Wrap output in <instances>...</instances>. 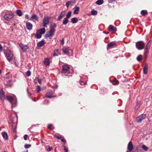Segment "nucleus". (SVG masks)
Here are the masks:
<instances>
[{"instance_id": "1", "label": "nucleus", "mask_w": 152, "mask_h": 152, "mask_svg": "<svg viewBox=\"0 0 152 152\" xmlns=\"http://www.w3.org/2000/svg\"><path fill=\"white\" fill-rule=\"evenodd\" d=\"M7 98L12 104L11 107L12 108L17 105V99L15 97L8 96L7 97Z\"/></svg>"}, {"instance_id": "2", "label": "nucleus", "mask_w": 152, "mask_h": 152, "mask_svg": "<svg viewBox=\"0 0 152 152\" xmlns=\"http://www.w3.org/2000/svg\"><path fill=\"white\" fill-rule=\"evenodd\" d=\"M62 69L61 73L63 75L67 76L70 73L69 71V67L68 65L64 64L62 66Z\"/></svg>"}, {"instance_id": "3", "label": "nucleus", "mask_w": 152, "mask_h": 152, "mask_svg": "<svg viewBox=\"0 0 152 152\" xmlns=\"http://www.w3.org/2000/svg\"><path fill=\"white\" fill-rule=\"evenodd\" d=\"M6 58L9 61L12 60L13 59V55L12 52L10 50H8L6 51L5 53Z\"/></svg>"}, {"instance_id": "4", "label": "nucleus", "mask_w": 152, "mask_h": 152, "mask_svg": "<svg viewBox=\"0 0 152 152\" xmlns=\"http://www.w3.org/2000/svg\"><path fill=\"white\" fill-rule=\"evenodd\" d=\"M45 28H43L42 29L38 30L36 32V35L35 37L37 39H39L41 38L42 35L45 33Z\"/></svg>"}, {"instance_id": "5", "label": "nucleus", "mask_w": 152, "mask_h": 152, "mask_svg": "<svg viewBox=\"0 0 152 152\" xmlns=\"http://www.w3.org/2000/svg\"><path fill=\"white\" fill-rule=\"evenodd\" d=\"M64 54L67 55L69 56L73 55V51L71 49H69L67 48H64L62 49Z\"/></svg>"}, {"instance_id": "6", "label": "nucleus", "mask_w": 152, "mask_h": 152, "mask_svg": "<svg viewBox=\"0 0 152 152\" xmlns=\"http://www.w3.org/2000/svg\"><path fill=\"white\" fill-rule=\"evenodd\" d=\"M14 16V14L12 12H8L5 14L4 16V18L7 21H9Z\"/></svg>"}, {"instance_id": "7", "label": "nucleus", "mask_w": 152, "mask_h": 152, "mask_svg": "<svg viewBox=\"0 0 152 152\" xmlns=\"http://www.w3.org/2000/svg\"><path fill=\"white\" fill-rule=\"evenodd\" d=\"M55 34V30L53 28H51L50 31L48 32L45 35V37L47 38L50 37V39L53 37Z\"/></svg>"}, {"instance_id": "8", "label": "nucleus", "mask_w": 152, "mask_h": 152, "mask_svg": "<svg viewBox=\"0 0 152 152\" xmlns=\"http://www.w3.org/2000/svg\"><path fill=\"white\" fill-rule=\"evenodd\" d=\"M145 44L142 41L138 42L136 43L137 48L139 50L142 49L145 46Z\"/></svg>"}, {"instance_id": "9", "label": "nucleus", "mask_w": 152, "mask_h": 152, "mask_svg": "<svg viewBox=\"0 0 152 152\" xmlns=\"http://www.w3.org/2000/svg\"><path fill=\"white\" fill-rule=\"evenodd\" d=\"M146 117V115L145 114H142L137 117L136 120L137 122L139 123L141 122L142 120L145 118Z\"/></svg>"}, {"instance_id": "10", "label": "nucleus", "mask_w": 152, "mask_h": 152, "mask_svg": "<svg viewBox=\"0 0 152 152\" xmlns=\"http://www.w3.org/2000/svg\"><path fill=\"white\" fill-rule=\"evenodd\" d=\"M18 44L21 49L23 51H26L28 48V45H24L21 43H19Z\"/></svg>"}, {"instance_id": "11", "label": "nucleus", "mask_w": 152, "mask_h": 152, "mask_svg": "<svg viewBox=\"0 0 152 152\" xmlns=\"http://www.w3.org/2000/svg\"><path fill=\"white\" fill-rule=\"evenodd\" d=\"M49 22V20L48 17H45L44 18L43 20V26L46 27V25Z\"/></svg>"}, {"instance_id": "12", "label": "nucleus", "mask_w": 152, "mask_h": 152, "mask_svg": "<svg viewBox=\"0 0 152 152\" xmlns=\"http://www.w3.org/2000/svg\"><path fill=\"white\" fill-rule=\"evenodd\" d=\"M53 93V91L51 90L49 91L45 95V97L48 98H51L52 97V95Z\"/></svg>"}, {"instance_id": "13", "label": "nucleus", "mask_w": 152, "mask_h": 152, "mask_svg": "<svg viewBox=\"0 0 152 152\" xmlns=\"http://www.w3.org/2000/svg\"><path fill=\"white\" fill-rule=\"evenodd\" d=\"M65 15V12L64 11L62 12L61 13L60 15L58 17V18L57 19V20L58 21H60L62 18L64 16V15Z\"/></svg>"}, {"instance_id": "14", "label": "nucleus", "mask_w": 152, "mask_h": 152, "mask_svg": "<svg viewBox=\"0 0 152 152\" xmlns=\"http://www.w3.org/2000/svg\"><path fill=\"white\" fill-rule=\"evenodd\" d=\"M26 28L28 30H30L32 29L33 27L32 24L29 22H27L26 24Z\"/></svg>"}, {"instance_id": "15", "label": "nucleus", "mask_w": 152, "mask_h": 152, "mask_svg": "<svg viewBox=\"0 0 152 152\" xmlns=\"http://www.w3.org/2000/svg\"><path fill=\"white\" fill-rule=\"evenodd\" d=\"M108 29L109 31H110L115 32L117 30L116 28L112 25H110L109 26Z\"/></svg>"}, {"instance_id": "16", "label": "nucleus", "mask_w": 152, "mask_h": 152, "mask_svg": "<svg viewBox=\"0 0 152 152\" xmlns=\"http://www.w3.org/2000/svg\"><path fill=\"white\" fill-rule=\"evenodd\" d=\"M133 148V146L132 142H130L128 145L127 149L129 151H131Z\"/></svg>"}, {"instance_id": "17", "label": "nucleus", "mask_w": 152, "mask_h": 152, "mask_svg": "<svg viewBox=\"0 0 152 152\" xmlns=\"http://www.w3.org/2000/svg\"><path fill=\"white\" fill-rule=\"evenodd\" d=\"M115 45H116L115 42H111L108 44L107 48L108 49L112 48Z\"/></svg>"}, {"instance_id": "18", "label": "nucleus", "mask_w": 152, "mask_h": 152, "mask_svg": "<svg viewBox=\"0 0 152 152\" xmlns=\"http://www.w3.org/2000/svg\"><path fill=\"white\" fill-rule=\"evenodd\" d=\"M4 94L3 90L0 91V99L1 100H4Z\"/></svg>"}, {"instance_id": "19", "label": "nucleus", "mask_w": 152, "mask_h": 152, "mask_svg": "<svg viewBox=\"0 0 152 152\" xmlns=\"http://www.w3.org/2000/svg\"><path fill=\"white\" fill-rule=\"evenodd\" d=\"M35 19L37 21H38L39 18L38 16L36 15L35 14H34L31 17L30 20H33Z\"/></svg>"}, {"instance_id": "20", "label": "nucleus", "mask_w": 152, "mask_h": 152, "mask_svg": "<svg viewBox=\"0 0 152 152\" xmlns=\"http://www.w3.org/2000/svg\"><path fill=\"white\" fill-rule=\"evenodd\" d=\"M1 134L3 138L5 140H7L8 139V136L7 134L5 132H2L1 133Z\"/></svg>"}, {"instance_id": "21", "label": "nucleus", "mask_w": 152, "mask_h": 152, "mask_svg": "<svg viewBox=\"0 0 152 152\" xmlns=\"http://www.w3.org/2000/svg\"><path fill=\"white\" fill-rule=\"evenodd\" d=\"M148 71V65L147 64H145L143 68V73L145 75H146L147 74Z\"/></svg>"}, {"instance_id": "22", "label": "nucleus", "mask_w": 152, "mask_h": 152, "mask_svg": "<svg viewBox=\"0 0 152 152\" xmlns=\"http://www.w3.org/2000/svg\"><path fill=\"white\" fill-rule=\"evenodd\" d=\"M74 11L73 12V13L75 14H77L78 13V12L79 11L80 8L79 7H77L76 6H75V7L74 8Z\"/></svg>"}, {"instance_id": "23", "label": "nucleus", "mask_w": 152, "mask_h": 152, "mask_svg": "<svg viewBox=\"0 0 152 152\" xmlns=\"http://www.w3.org/2000/svg\"><path fill=\"white\" fill-rule=\"evenodd\" d=\"M151 42V40H150L148 42L146 45L145 49L149 50Z\"/></svg>"}, {"instance_id": "24", "label": "nucleus", "mask_w": 152, "mask_h": 152, "mask_svg": "<svg viewBox=\"0 0 152 152\" xmlns=\"http://www.w3.org/2000/svg\"><path fill=\"white\" fill-rule=\"evenodd\" d=\"M44 63L45 65L47 66H49L50 64V60L48 58L45 59L44 61Z\"/></svg>"}, {"instance_id": "25", "label": "nucleus", "mask_w": 152, "mask_h": 152, "mask_svg": "<svg viewBox=\"0 0 152 152\" xmlns=\"http://www.w3.org/2000/svg\"><path fill=\"white\" fill-rule=\"evenodd\" d=\"M45 42L43 40H42L39 42L37 44V45L38 47H40L42 46L44 44Z\"/></svg>"}, {"instance_id": "26", "label": "nucleus", "mask_w": 152, "mask_h": 152, "mask_svg": "<svg viewBox=\"0 0 152 152\" xmlns=\"http://www.w3.org/2000/svg\"><path fill=\"white\" fill-rule=\"evenodd\" d=\"M78 21V20L76 17L73 18L71 19V21L73 23H76Z\"/></svg>"}, {"instance_id": "27", "label": "nucleus", "mask_w": 152, "mask_h": 152, "mask_svg": "<svg viewBox=\"0 0 152 152\" xmlns=\"http://www.w3.org/2000/svg\"><path fill=\"white\" fill-rule=\"evenodd\" d=\"M69 22V19L65 18L63 21V24L64 25H66Z\"/></svg>"}, {"instance_id": "28", "label": "nucleus", "mask_w": 152, "mask_h": 152, "mask_svg": "<svg viewBox=\"0 0 152 152\" xmlns=\"http://www.w3.org/2000/svg\"><path fill=\"white\" fill-rule=\"evenodd\" d=\"M104 1L103 0H98L96 2V4L98 5H100L103 3Z\"/></svg>"}, {"instance_id": "29", "label": "nucleus", "mask_w": 152, "mask_h": 152, "mask_svg": "<svg viewBox=\"0 0 152 152\" xmlns=\"http://www.w3.org/2000/svg\"><path fill=\"white\" fill-rule=\"evenodd\" d=\"M71 13H72V12L70 11H69L67 14L66 15V17L65 18L69 19L71 17Z\"/></svg>"}, {"instance_id": "30", "label": "nucleus", "mask_w": 152, "mask_h": 152, "mask_svg": "<svg viewBox=\"0 0 152 152\" xmlns=\"http://www.w3.org/2000/svg\"><path fill=\"white\" fill-rule=\"evenodd\" d=\"M141 13L142 15L144 16L148 14V12L146 10H142L141 12Z\"/></svg>"}, {"instance_id": "31", "label": "nucleus", "mask_w": 152, "mask_h": 152, "mask_svg": "<svg viewBox=\"0 0 152 152\" xmlns=\"http://www.w3.org/2000/svg\"><path fill=\"white\" fill-rule=\"evenodd\" d=\"M59 53L58 52V50H54V53L53 54V56H58V55Z\"/></svg>"}, {"instance_id": "32", "label": "nucleus", "mask_w": 152, "mask_h": 152, "mask_svg": "<svg viewBox=\"0 0 152 152\" xmlns=\"http://www.w3.org/2000/svg\"><path fill=\"white\" fill-rule=\"evenodd\" d=\"M112 83L113 85H117L119 83L118 81L116 79L113 80L112 81Z\"/></svg>"}, {"instance_id": "33", "label": "nucleus", "mask_w": 152, "mask_h": 152, "mask_svg": "<svg viewBox=\"0 0 152 152\" xmlns=\"http://www.w3.org/2000/svg\"><path fill=\"white\" fill-rule=\"evenodd\" d=\"M17 14L19 16H21L22 15V12L20 10H18L16 11Z\"/></svg>"}, {"instance_id": "34", "label": "nucleus", "mask_w": 152, "mask_h": 152, "mask_svg": "<svg viewBox=\"0 0 152 152\" xmlns=\"http://www.w3.org/2000/svg\"><path fill=\"white\" fill-rule=\"evenodd\" d=\"M142 55H139L137 57V59L138 61H140L142 60Z\"/></svg>"}, {"instance_id": "35", "label": "nucleus", "mask_w": 152, "mask_h": 152, "mask_svg": "<svg viewBox=\"0 0 152 152\" xmlns=\"http://www.w3.org/2000/svg\"><path fill=\"white\" fill-rule=\"evenodd\" d=\"M73 3V1H67L66 3V6L67 7H68L70 5Z\"/></svg>"}, {"instance_id": "36", "label": "nucleus", "mask_w": 152, "mask_h": 152, "mask_svg": "<svg viewBox=\"0 0 152 152\" xmlns=\"http://www.w3.org/2000/svg\"><path fill=\"white\" fill-rule=\"evenodd\" d=\"M97 11L94 10H92L91 11V14L93 15H95L97 14Z\"/></svg>"}, {"instance_id": "37", "label": "nucleus", "mask_w": 152, "mask_h": 152, "mask_svg": "<svg viewBox=\"0 0 152 152\" xmlns=\"http://www.w3.org/2000/svg\"><path fill=\"white\" fill-rule=\"evenodd\" d=\"M51 28H53L55 30V28L56 27V25L55 23H53L50 26Z\"/></svg>"}, {"instance_id": "38", "label": "nucleus", "mask_w": 152, "mask_h": 152, "mask_svg": "<svg viewBox=\"0 0 152 152\" xmlns=\"http://www.w3.org/2000/svg\"><path fill=\"white\" fill-rule=\"evenodd\" d=\"M37 89L36 90V93H39L41 91V88L39 86H37Z\"/></svg>"}, {"instance_id": "39", "label": "nucleus", "mask_w": 152, "mask_h": 152, "mask_svg": "<svg viewBox=\"0 0 152 152\" xmlns=\"http://www.w3.org/2000/svg\"><path fill=\"white\" fill-rule=\"evenodd\" d=\"M148 50L145 49L144 52V56L146 58L148 56Z\"/></svg>"}, {"instance_id": "40", "label": "nucleus", "mask_w": 152, "mask_h": 152, "mask_svg": "<svg viewBox=\"0 0 152 152\" xmlns=\"http://www.w3.org/2000/svg\"><path fill=\"white\" fill-rule=\"evenodd\" d=\"M48 127L49 129L52 130L54 129L53 125L51 124H49L48 126Z\"/></svg>"}, {"instance_id": "41", "label": "nucleus", "mask_w": 152, "mask_h": 152, "mask_svg": "<svg viewBox=\"0 0 152 152\" xmlns=\"http://www.w3.org/2000/svg\"><path fill=\"white\" fill-rule=\"evenodd\" d=\"M31 146L30 144H26L25 145L24 147L25 148L27 149L30 148Z\"/></svg>"}, {"instance_id": "42", "label": "nucleus", "mask_w": 152, "mask_h": 152, "mask_svg": "<svg viewBox=\"0 0 152 152\" xmlns=\"http://www.w3.org/2000/svg\"><path fill=\"white\" fill-rule=\"evenodd\" d=\"M142 148L143 149H144L145 151H147L148 149V148L145 145H142Z\"/></svg>"}, {"instance_id": "43", "label": "nucleus", "mask_w": 152, "mask_h": 152, "mask_svg": "<svg viewBox=\"0 0 152 152\" xmlns=\"http://www.w3.org/2000/svg\"><path fill=\"white\" fill-rule=\"evenodd\" d=\"M46 149L47 151H50L52 150V148L48 146L46 147Z\"/></svg>"}, {"instance_id": "44", "label": "nucleus", "mask_w": 152, "mask_h": 152, "mask_svg": "<svg viewBox=\"0 0 152 152\" xmlns=\"http://www.w3.org/2000/svg\"><path fill=\"white\" fill-rule=\"evenodd\" d=\"M31 75V72L28 70V71L26 73V75L27 76L29 77Z\"/></svg>"}, {"instance_id": "45", "label": "nucleus", "mask_w": 152, "mask_h": 152, "mask_svg": "<svg viewBox=\"0 0 152 152\" xmlns=\"http://www.w3.org/2000/svg\"><path fill=\"white\" fill-rule=\"evenodd\" d=\"M140 104L139 103H137L136 104V106L135 107V108L136 109H137L139 107Z\"/></svg>"}, {"instance_id": "46", "label": "nucleus", "mask_w": 152, "mask_h": 152, "mask_svg": "<svg viewBox=\"0 0 152 152\" xmlns=\"http://www.w3.org/2000/svg\"><path fill=\"white\" fill-rule=\"evenodd\" d=\"M38 78L37 77H36L35 78L34 80V83L36 84L37 83L38 80Z\"/></svg>"}, {"instance_id": "47", "label": "nucleus", "mask_w": 152, "mask_h": 152, "mask_svg": "<svg viewBox=\"0 0 152 152\" xmlns=\"http://www.w3.org/2000/svg\"><path fill=\"white\" fill-rule=\"evenodd\" d=\"M28 135L27 134H25L23 138L25 140H27V138Z\"/></svg>"}, {"instance_id": "48", "label": "nucleus", "mask_w": 152, "mask_h": 152, "mask_svg": "<svg viewBox=\"0 0 152 152\" xmlns=\"http://www.w3.org/2000/svg\"><path fill=\"white\" fill-rule=\"evenodd\" d=\"M54 136L56 137V138H57V139H62V137H59L58 136V135H55Z\"/></svg>"}, {"instance_id": "49", "label": "nucleus", "mask_w": 152, "mask_h": 152, "mask_svg": "<svg viewBox=\"0 0 152 152\" xmlns=\"http://www.w3.org/2000/svg\"><path fill=\"white\" fill-rule=\"evenodd\" d=\"M64 150L65 151V152H68V149L66 148V147L64 146Z\"/></svg>"}, {"instance_id": "50", "label": "nucleus", "mask_w": 152, "mask_h": 152, "mask_svg": "<svg viewBox=\"0 0 152 152\" xmlns=\"http://www.w3.org/2000/svg\"><path fill=\"white\" fill-rule=\"evenodd\" d=\"M3 50V47L0 44V52H1Z\"/></svg>"}, {"instance_id": "51", "label": "nucleus", "mask_w": 152, "mask_h": 152, "mask_svg": "<svg viewBox=\"0 0 152 152\" xmlns=\"http://www.w3.org/2000/svg\"><path fill=\"white\" fill-rule=\"evenodd\" d=\"M38 82H39V83L40 84H41V82H42V79H39L38 78Z\"/></svg>"}, {"instance_id": "52", "label": "nucleus", "mask_w": 152, "mask_h": 152, "mask_svg": "<svg viewBox=\"0 0 152 152\" xmlns=\"http://www.w3.org/2000/svg\"><path fill=\"white\" fill-rule=\"evenodd\" d=\"M80 83L81 85H85L86 83L85 82H83L82 81H80Z\"/></svg>"}, {"instance_id": "53", "label": "nucleus", "mask_w": 152, "mask_h": 152, "mask_svg": "<svg viewBox=\"0 0 152 152\" xmlns=\"http://www.w3.org/2000/svg\"><path fill=\"white\" fill-rule=\"evenodd\" d=\"M61 141L64 142V143H66V140L65 139H62L61 140Z\"/></svg>"}, {"instance_id": "54", "label": "nucleus", "mask_w": 152, "mask_h": 152, "mask_svg": "<svg viewBox=\"0 0 152 152\" xmlns=\"http://www.w3.org/2000/svg\"><path fill=\"white\" fill-rule=\"evenodd\" d=\"M25 18L26 19H28L29 18L28 15L27 14H26L25 15Z\"/></svg>"}, {"instance_id": "55", "label": "nucleus", "mask_w": 152, "mask_h": 152, "mask_svg": "<svg viewBox=\"0 0 152 152\" xmlns=\"http://www.w3.org/2000/svg\"><path fill=\"white\" fill-rule=\"evenodd\" d=\"M61 44L62 45H63L64 43V39H62L61 41Z\"/></svg>"}, {"instance_id": "56", "label": "nucleus", "mask_w": 152, "mask_h": 152, "mask_svg": "<svg viewBox=\"0 0 152 152\" xmlns=\"http://www.w3.org/2000/svg\"><path fill=\"white\" fill-rule=\"evenodd\" d=\"M15 65L16 66H18V65H17V62L16 61H15Z\"/></svg>"}, {"instance_id": "57", "label": "nucleus", "mask_w": 152, "mask_h": 152, "mask_svg": "<svg viewBox=\"0 0 152 152\" xmlns=\"http://www.w3.org/2000/svg\"><path fill=\"white\" fill-rule=\"evenodd\" d=\"M113 1V0H110L109 1V2L111 3Z\"/></svg>"}, {"instance_id": "58", "label": "nucleus", "mask_w": 152, "mask_h": 152, "mask_svg": "<svg viewBox=\"0 0 152 152\" xmlns=\"http://www.w3.org/2000/svg\"><path fill=\"white\" fill-rule=\"evenodd\" d=\"M58 87V86L57 85H56V86L55 87V88H57Z\"/></svg>"}, {"instance_id": "59", "label": "nucleus", "mask_w": 152, "mask_h": 152, "mask_svg": "<svg viewBox=\"0 0 152 152\" xmlns=\"http://www.w3.org/2000/svg\"><path fill=\"white\" fill-rule=\"evenodd\" d=\"M1 70H0V75L1 74Z\"/></svg>"}, {"instance_id": "60", "label": "nucleus", "mask_w": 152, "mask_h": 152, "mask_svg": "<svg viewBox=\"0 0 152 152\" xmlns=\"http://www.w3.org/2000/svg\"><path fill=\"white\" fill-rule=\"evenodd\" d=\"M108 33V32H107V34Z\"/></svg>"}, {"instance_id": "61", "label": "nucleus", "mask_w": 152, "mask_h": 152, "mask_svg": "<svg viewBox=\"0 0 152 152\" xmlns=\"http://www.w3.org/2000/svg\"><path fill=\"white\" fill-rule=\"evenodd\" d=\"M108 33V32H107V34Z\"/></svg>"}, {"instance_id": "62", "label": "nucleus", "mask_w": 152, "mask_h": 152, "mask_svg": "<svg viewBox=\"0 0 152 152\" xmlns=\"http://www.w3.org/2000/svg\"><path fill=\"white\" fill-rule=\"evenodd\" d=\"M4 152H6L5 151H4Z\"/></svg>"}]
</instances>
